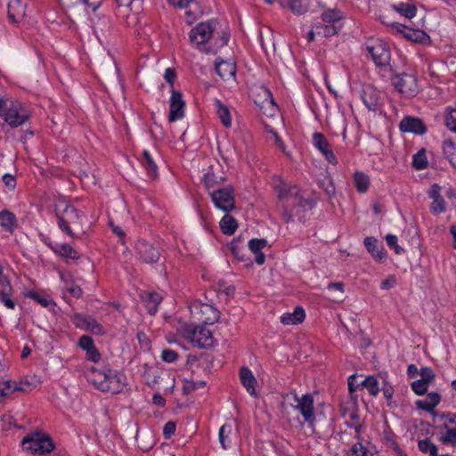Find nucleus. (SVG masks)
<instances>
[{
    "instance_id": "4468645a",
    "label": "nucleus",
    "mask_w": 456,
    "mask_h": 456,
    "mask_svg": "<svg viewBox=\"0 0 456 456\" xmlns=\"http://www.w3.org/2000/svg\"><path fill=\"white\" fill-rule=\"evenodd\" d=\"M420 379L411 383V389L418 395H424L436 378L435 371L430 367H422L419 370Z\"/></svg>"
},
{
    "instance_id": "8fccbe9b",
    "label": "nucleus",
    "mask_w": 456,
    "mask_h": 456,
    "mask_svg": "<svg viewBox=\"0 0 456 456\" xmlns=\"http://www.w3.org/2000/svg\"><path fill=\"white\" fill-rule=\"evenodd\" d=\"M405 31L403 37L412 42H423L428 37V35L420 29L409 28Z\"/></svg>"
},
{
    "instance_id": "9d476101",
    "label": "nucleus",
    "mask_w": 456,
    "mask_h": 456,
    "mask_svg": "<svg viewBox=\"0 0 456 456\" xmlns=\"http://www.w3.org/2000/svg\"><path fill=\"white\" fill-rule=\"evenodd\" d=\"M292 397L296 403L294 408L298 410L305 422L312 423L314 420V398L311 394H305L299 397L297 394L287 395V399Z\"/></svg>"
},
{
    "instance_id": "72a5a7b5",
    "label": "nucleus",
    "mask_w": 456,
    "mask_h": 456,
    "mask_svg": "<svg viewBox=\"0 0 456 456\" xmlns=\"http://www.w3.org/2000/svg\"><path fill=\"white\" fill-rule=\"evenodd\" d=\"M220 229L224 234L232 235L238 227L237 221L232 216L226 214L220 221Z\"/></svg>"
},
{
    "instance_id": "774afa93",
    "label": "nucleus",
    "mask_w": 456,
    "mask_h": 456,
    "mask_svg": "<svg viewBox=\"0 0 456 456\" xmlns=\"http://www.w3.org/2000/svg\"><path fill=\"white\" fill-rule=\"evenodd\" d=\"M352 452L356 456H366V449L361 444H354Z\"/></svg>"
},
{
    "instance_id": "58836bf2",
    "label": "nucleus",
    "mask_w": 456,
    "mask_h": 456,
    "mask_svg": "<svg viewBox=\"0 0 456 456\" xmlns=\"http://www.w3.org/2000/svg\"><path fill=\"white\" fill-rule=\"evenodd\" d=\"M354 182L357 191L361 193L367 191L370 186V178L363 172H355L354 175Z\"/></svg>"
},
{
    "instance_id": "cd10ccee",
    "label": "nucleus",
    "mask_w": 456,
    "mask_h": 456,
    "mask_svg": "<svg viewBox=\"0 0 456 456\" xmlns=\"http://www.w3.org/2000/svg\"><path fill=\"white\" fill-rule=\"evenodd\" d=\"M441 401L440 394L436 392L428 393L426 398L416 401L418 409L432 412Z\"/></svg>"
},
{
    "instance_id": "dca6fc26",
    "label": "nucleus",
    "mask_w": 456,
    "mask_h": 456,
    "mask_svg": "<svg viewBox=\"0 0 456 456\" xmlns=\"http://www.w3.org/2000/svg\"><path fill=\"white\" fill-rule=\"evenodd\" d=\"M12 287L0 265V300L8 309H13L15 302L12 299Z\"/></svg>"
},
{
    "instance_id": "79ce46f5",
    "label": "nucleus",
    "mask_w": 456,
    "mask_h": 456,
    "mask_svg": "<svg viewBox=\"0 0 456 456\" xmlns=\"http://www.w3.org/2000/svg\"><path fill=\"white\" fill-rule=\"evenodd\" d=\"M419 450L428 456H438L437 446L428 438L418 442Z\"/></svg>"
},
{
    "instance_id": "b1692460",
    "label": "nucleus",
    "mask_w": 456,
    "mask_h": 456,
    "mask_svg": "<svg viewBox=\"0 0 456 456\" xmlns=\"http://www.w3.org/2000/svg\"><path fill=\"white\" fill-rule=\"evenodd\" d=\"M31 389V384L28 380H6L4 382L3 387H0V394L2 398L12 394L16 391H29Z\"/></svg>"
},
{
    "instance_id": "a19ab883",
    "label": "nucleus",
    "mask_w": 456,
    "mask_h": 456,
    "mask_svg": "<svg viewBox=\"0 0 456 456\" xmlns=\"http://www.w3.org/2000/svg\"><path fill=\"white\" fill-rule=\"evenodd\" d=\"M443 151L446 159L456 167V143L450 139L444 141Z\"/></svg>"
},
{
    "instance_id": "6e6552de",
    "label": "nucleus",
    "mask_w": 456,
    "mask_h": 456,
    "mask_svg": "<svg viewBox=\"0 0 456 456\" xmlns=\"http://www.w3.org/2000/svg\"><path fill=\"white\" fill-rule=\"evenodd\" d=\"M211 200L216 208L228 213L235 208L234 190L232 186L227 185L222 188L214 189L209 192Z\"/></svg>"
},
{
    "instance_id": "09e8293b",
    "label": "nucleus",
    "mask_w": 456,
    "mask_h": 456,
    "mask_svg": "<svg viewBox=\"0 0 456 456\" xmlns=\"http://www.w3.org/2000/svg\"><path fill=\"white\" fill-rule=\"evenodd\" d=\"M59 2L66 7H71L79 4L80 2H83L93 11H95L100 5V0H59Z\"/></svg>"
},
{
    "instance_id": "052dcab7",
    "label": "nucleus",
    "mask_w": 456,
    "mask_h": 456,
    "mask_svg": "<svg viewBox=\"0 0 456 456\" xmlns=\"http://www.w3.org/2000/svg\"><path fill=\"white\" fill-rule=\"evenodd\" d=\"M30 297L45 307H47L52 304V300L50 298L36 292L30 293Z\"/></svg>"
},
{
    "instance_id": "c9c22d12",
    "label": "nucleus",
    "mask_w": 456,
    "mask_h": 456,
    "mask_svg": "<svg viewBox=\"0 0 456 456\" xmlns=\"http://www.w3.org/2000/svg\"><path fill=\"white\" fill-rule=\"evenodd\" d=\"M53 249L56 254H58L63 257L71 258V259L78 258L77 252L69 244H67V243L57 244L54 247H53Z\"/></svg>"
},
{
    "instance_id": "f03ea898",
    "label": "nucleus",
    "mask_w": 456,
    "mask_h": 456,
    "mask_svg": "<svg viewBox=\"0 0 456 456\" xmlns=\"http://www.w3.org/2000/svg\"><path fill=\"white\" fill-rule=\"evenodd\" d=\"M216 25V20L199 23L189 34L191 43L206 53L215 54L218 49L227 45L230 37L226 31L217 33L216 37L215 34Z\"/></svg>"
},
{
    "instance_id": "de8ad7c7",
    "label": "nucleus",
    "mask_w": 456,
    "mask_h": 456,
    "mask_svg": "<svg viewBox=\"0 0 456 456\" xmlns=\"http://www.w3.org/2000/svg\"><path fill=\"white\" fill-rule=\"evenodd\" d=\"M217 114L226 127H229L232 124L230 111L226 106H224L220 101H216Z\"/></svg>"
},
{
    "instance_id": "338daca9",
    "label": "nucleus",
    "mask_w": 456,
    "mask_h": 456,
    "mask_svg": "<svg viewBox=\"0 0 456 456\" xmlns=\"http://www.w3.org/2000/svg\"><path fill=\"white\" fill-rule=\"evenodd\" d=\"M391 28L395 33H397L403 37L404 36V34L406 32L405 30L409 28V27L404 26L398 22L392 23Z\"/></svg>"
},
{
    "instance_id": "6e6d98bb",
    "label": "nucleus",
    "mask_w": 456,
    "mask_h": 456,
    "mask_svg": "<svg viewBox=\"0 0 456 456\" xmlns=\"http://www.w3.org/2000/svg\"><path fill=\"white\" fill-rule=\"evenodd\" d=\"M446 126L453 132H456V109L448 111L445 117Z\"/></svg>"
},
{
    "instance_id": "9b49d317",
    "label": "nucleus",
    "mask_w": 456,
    "mask_h": 456,
    "mask_svg": "<svg viewBox=\"0 0 456 456\" xmlns=\"http://www.w3.org/2000/svg\"><path fill=\"white\" fill-rule=\"evenodd\" d=\"M191 313L195 319L205 325L213 324L219 318V312L214 306L208 304H195L191 308Z\"/></svg>"
},
{
    "instance_id": "c03bdc74",
    "label": "nucleus",
    "mask_w": 456,
    "mask_h": 456,
    "mask_svg": "<svg viewBox=\"0 0 456 456\" xmlns=\"http://www.w3.org/2000/svg\"><path fill=\"white\" fill-rule=\"evenodd\" d=\"M361 386L366 388L372 396H376L379 393V386L375 376H368L361 383Z\"/></svg>"
},
{
    "instance_id": "4be33fe9",
    "label": "nucleus",
    "mask_w": 456,
    "mask_h": 456,
    "mask_svg": "<svg viewBox=\"0 0 456 456\" xmlns=\"http://www.w3.org/2000/svg\"><path fill=\"white\" fill-rule=\"evenodd\" d=\"M28 0H9L8 18L12 22L20 21L26 14Z\"/></svg>"
},
{
    "instance_id": "2f4dec72",
    "label": "nucleus",
    "mask_w": 456,
    "mask_h": 456,
    "mask_svg": "<svg viewBox=\"0 0 456 456\" xmlns=\"http://www.w3.org/2000/svg\"><path fill=\"white\" fill-rule=\"evenodd\" d=\"M141 163L150 177L156 178L158 176V166L148 151H142Z\"/></svg>"
},
{
    "instance_id": "69168bd1",
    "label": "nucleus",
    "mask_w": 456,
    "mask_h": 456,
    "mask_svg": "<svg viewBox=\"0 0 456 456\" xmlns=\"http://www.w3.org/2000/svg\"><path fill=\"white\" fill-rule=\"evenodd\" d=\"M86 357L88 360L96 362L100 360L101 356L98 350L94 346V348H91V350L86 351Z\"/></svg>"
},
{
    "instance_id": "7c9ffc66",
    "label": "nucleus",
    "mask_w": 456,
    "mask_h": 456,
    "mask_svg": "<svg viewBox=\"0 0 456 456\" xmlns=\"http://www.w3.org/2000/svg\"><path fill=\"white\" fill-rule=\"evenodd\" d=\"M305 317V311L302 307L297 306L293 313H285L281 316V322L284 325H297L301 323Z\"/></svg>"
},
{
    "instance_id": "ddd939ff",
    "label": "nucleus",
    "mask_w": 456,
    "mask_h": 456,
    "mask_svg": "<svg viewBox=\"0 0 456 456\" xmlns=\"http://www.w3.org/2000/svg\"><path fill=\"white\" fill-rule=\"evenodd\" d=\"M367 50L376 65L385 66L389 63L390 51L383 41L377 40L370 43L367 45Z\"/></svg>"
},
{
    "instance_id": "bf43d9fd",
    "label": "nucleus",
    "mask_w": 456,
    "mask_h": 456,
    "mask_svg": "<svg viewBox=\"0 0 456 456\" xmlns=\"http://www.w3.org/2000/svg\"><path fill=\"white\" fill-rule=\"evenodd\" d=\"M78 345L82 349L86 351L91 350V348H94L95 346L93 339L89 336L86 335L80 338Z\"/></svg>"
},
{
    "instance_id": "20e7f679",
    "label": "nucleus",
    "mask_w": 456,
    "mask_h": 456,
    "mask_svg": "<svg viewBox=\"0 0 456 456\" xmlns=\"http://www.w3.org/2000/svg\"><path fill=\"white\" fill-rule=\"evenodd\" d=\"M0 118L12 127H17L27 122L29 116L20 102H7L0 98Z\"/></svg>"
},
{
    "instance_id": "13d9d810",
    "label": "nucleus",
    "mask_w": 456,
    "mask_h": 456,
    "mask_svg": "<svg viewBox=\"0 0 456 456\" xmlns=\"http://www.w3.org/2000/svg\"><path fill=\"white\" fill-rule=\"evenodd\" d=\"M386 241L390 248H393L395 249L396 254H401L403 251V249L397 245V237L395 235H387Z\"/></svg>"
},
{
    "instance_id": "f3484780",
    "label": "nucleus",
    "mask_w": 456,
    "mask_h": 456,
    "mask_svg": "<svg viewBox=\"0 0 456 456\" xmlns=\"http://www.w3.org/2000/svg\"><path fill=\"white\" fill-rule=\"evenodd\" d=\"M74 323L77 328L90 331L95 335H102L104 333V329L101 323H99L94 318L88 315L75 314Z\"/></svg>"
},
{
    "instance_id": "e433bc0d",
    "label": "nucleus",
    "mask_w": 456,
    "mask_h": 456,
    "mask_svg": "<svg viewBox=\"0 0 456 456\" xmlns=\"http://www.w3.org/2000/svg\"><path fill=\"white\" fill-rule=\"evenodd\" d=\"M119 8H124L134 14L142 10V0H116Z\"/></svg>"
},
{
    "instance_id": "7ed1b4c3",
    "label": "nucleus",
    "mask_w": 456,
    "mask_h": 456,
    "mask_svg": "<svg viewBox=\"0 0 456 456\" xmlns=\"http://www.w3.org/2000/svg\"><path fill=\"white\" fill-rule=\"evenodd\" d=\"M55 215L59 228L70 238H76L71 226L83 230L84 213L78 211L68 201L61 200L55 205Z\"/></svg>"
},
{
    "instance_id": "bb28decb",
    "label": "nucleus",
    "mask_w": 456,
    "mask_h": 456,
    "mask_svg": "<svg viewBox=\"0 0 456 456\" xmlns=\"http://www.w3.org/2000/svg\"><path fill=\"white\" fill-rule=\"evenodd\" d=\"M282 8L288 7L295 14L300 15L307 12L310 0H279Z\"/></svg>"
},
{
    "instance_id": "2eb2a0df",
    "label": "nucleus",
    "mask_w": 456,
    "mask_h": 456,
    "mask_svg": "<svg viewBox=\"0 0 456 456\" xmlns=\"http://www.w3.org/2000/svg\"><path fill=\"white\" fill-rule=\"evenodd\" d=\"M313 144L323 155L329 163L332 165L338 164V159L335 156L330 144L322 133L316 132L313 134Z\"/></svg>"
},
{
    "instance_id": "39448f33",
    "label": "nucleus",
    "mask_w": 456,
    "mask_h": 456,
    "mask_svg": "<svg viewBox=\"0 0 456 456\" xmlns=\"http://www.w3.org/2000/svg\"><path fill=\"white\" fill-rule=\"evenodd\" d=\"M184 338L199 348H208L214 345V338L210 330L202 325L187 324L182 330Z\"/></svg>"
},
{
    "instance_id": "5701e85b",
    "label": "nucleus",
    "mask_w": 456,
    "mask_h": 456,
    "mask_svg": "<svg viewBox=\"0 0 456 456\" xmlns=\"http://www.w3.org/2000/svg\"><path fill=\"white\" fill-rule=\"evenodd\" d=\"M400 130L404 133H414L423 134L426 132V126L423 122L413 117L403 118L399 125Z\"/></svg>"
},
{
    "instance_id": "4d7b16f0",
    "label": "nucleus",
    "mask_w": 456,
    "mask_h": 456,
    "mask_svg": "<svg viewBox=\"0 0 456 456\" xmlns=\"http://www.w3.org/2000/svg\"><path fill=\"white\" fill-rule=\"evenodd\" d=\"M65 289L75 297H79L82 295L81 288L78 285L74 284L72 281H66Z\"/></svg>"
},
{
    "instance_id": "a878e982",
    "label": "nucleus",
    "mask_w": 456,
    "mask_h": 456,
    "mask_svg": "<svg viewBox=\"0 0 456 456\" xmlns=\"http://www.w3.org/2000/svg\"><path fill=\"white\" fill-rule=\"evenodd\" d=\"M216 71L221 78L227 80L234 77L236 72L235 63L230 61L219 60L216 61Z\"/></svg>"
},
{
    "instance_id": "ea45409f",
    "label": "nucleus",
    "mask_w": 456,
    "mask_h": 456,
    "mask_svg": "<svg viewBox=\"0 0 456 456\" xmlns=\"http://www.w3.org/2000/svg\"><path fill=\"white\" fill-rule=\"evenodd\" d=\"M224 181V177L216 176L214 173L208 172L204 175L205 186L208 191V193L214 189L221 188V183Z\"/></svg>"
},
{
    "instance_id": "0e129e2a",
    "label": "nucleus",
    "mask_w": 456,
    "mask_h": 456,
    "mask_svg": "<svg viewBox=\"0 0 456 456\" xmlns=\"http://www.w3.org/2000/svg\"><path fill=\"white\" fill-rule=\"evenodd\" d=\"M3 182L5 184V186L8 187L9 189L12 190L15 188V185H16L15 178L13 175H12L10 174H5L3 176Z\"/></svg>"
},
{
    "instance_id": "c85d7f7f",
    "label": "nucleus",
    "mask_w": 456,
    "mask_h": 456,
    "mask_svg": "<svg viewBox=\"0 0 456 456\" xmlns=\"http://www.w3.org/2000/svg\"><path fill=\"white\" fill-rule=\"evenodd\" d=\"M364 246L373 258L381 261L385 258L386 253L382 245L379 244V240L374 237H366L364 239Z\"/></svg>"
},
{
    "instance_id": "423d86ee",
    "label": "nucleus",
    "mask_w": 456,
    "mask_h": 456,
    "mask_svg": "<svg viewBox=\"0 0 456 456\" xmlns=\"http://www.w3.org/2000/svg\"><path fill=\"white\" fill-rule=\"evenodd\" d=\"M24 451L32 454H45L51 452L54 449V444L51 437L41 432H33L22 440Z\"/></svg>"
},
{
    "instance_id": "37998d69",
    "label": "nucleus",
    "mask_w": 456,
    "mask_h": 456,
    "mask_svg": "<svg viewBox=\"0 0 456 456\" xmlns=\"http://www.w3.org/2000/svg\"><path fill=\"white\" fill-rule=\"evenodd\" d=\"M232 428L229 424L223 425L219 429V442L223 447V449L227 450L230 447L231 440L230 436L232 434Z\"/></svg>"
},
{
    "instance_id": "412c9836",
    "label": "nucleus",
    "mask_w": 456,
    "mask_h": 456,
    "mask_svg": "<svg viewBox=\"0 0 456 456\" xmlns=\"http://www.w3.org/2000/svg\"><path fill=\"white\" fill-rule=\"evenodd\" d=\"M428 197L432 199L430 211L433 215H439L446 210L445 201L441 195V187L437 183H434L428 192Z\"/></svg>"
},
{
    "instance_id": "c756f323",
    "label": "nucleus",
    "mask_w": 456,
    "mask_h": 456,
    "mask_svg": "<svg viewBox=\"0 0 456 456\" xmlns=\"http://www.w3.org/2000/svg\"><path fill=\"white\" fill-rule=\"evenodd\" d=\"M267 245L265 239H252L248 242L250 251L255 255V262L257 265H263L265 261V256L262 249Z\"/></svg>"
},
{
    "instance_id": "473e14b6",
    "label": "nucleus",
    "mask_w": 456,
    "mask_h": 456,
    "mask_svg": "<svg viewBox=\"0 0 456 456\" xmlns=\"http://www.w3.org/2000/svg\"><path fill=\"white\" fill-rule=\"evenodd\" d=\"M142 298L146 302V307L150 314L153 315L157 312L158 305L162 300V297L159 293L145 292Z\"/></svg>"
},
{
    "instance_id": "5fc2aeb1",
    "label": "nucleus",
    "mask_w": 456,
    "mask_h": 456,
    "mask_svg": "<svg viewBox=\"0 0 456 456\" xmlns=\"http://www.w3.org/2000/svg\"><path fill=\"white\" fill-rule=\"evenodd\" d=\"M178 354L172 350V349H169V348H164L161 352V360L165 362H174L175 361H176L178 359Z\"/></svg>"
},
{
    "instance_id": "1a4fd4ad",
    "label": "nucleus",
    "mask_w": 456,
    "mask_h": 456,
    "mask_svg": "<svg viewBox=\"0 0 456 456\" xmlns=\"http://www.w3.org/2000/svg\"><path fill=\"white\" fill-rule=\"evenodd\" d=\"M395 88L405 98H412L419 93L416 77L411 74L403 73L393 78Z\"/></svg>"
},
{
    "instance_id": "0eeeda50",
    "label": "nucleus",
    "mask_w": 456,
    "mask_h": 456,
    "mask_svg": "<svg viewBox=\"0 0 456 456\" xmlns=\"http://www.w3.org/2000/svg\"><path fill=\"white\" fill-rule=\"evenodd\" d=\"M94 383L103 392L117 394L122 391L125 387V377L110 370L106 372H98L94 379Z\"/></svg>"
},
{
    "instance_id": "f704fd0d",
    "label": "nucleus",
    "mask_w": 456,
    "mask_h": 456,
    "mask_svg": "<svg viewBox=\"0 0 456 456\" xmlns=\"http://www.w3.org/2000/svg\"><path fill=\"white\" fill-rule=\"evenodd\" d=\"M0 225L8 232H12L16 227L15 216L8 210L0 212Z\"/></svg>"
},
{
    "instance_id": "a18cd8bd",
    "label": "nucleus",
    "mask_w": 456,
    "mask_h": 456,
    "mask_svg": "<svg viewBox=\"0 0 456 456\" xmlns=\"http://www.w3.org/2000/svg\"><path fill=\"white\" fill-rule=\"evenodd\" d=\"M428 165L426 151L424 149L419 151L412 157V166L416 170H423Z\"/></svg>"
},
{
    "instance_id": "49530a36",
    "label": "nucleus",
    "mask_w": 456,
    "mask_h": 456,
    "mask_svg": "<svg viewBox=\"0 0 456 456\" xmlns=\"http://www.w3.org/2000/svg\"><path fill=\"white\" fill-rule=\"evenodd\" d=\"M321 18L323 22L333 24L342 19V13L337 9H327L322 13Z\"/></svg>"
},
{
    "instance_id": "a211bd4d",
    "label": "nucleus",
    "mask_w": 456,
    "mask_h": 456,
    "mask_svg": "<svg viewBox=\"0 0 456 456\" xmlns=\"http://www.w3.org/2000/svg\"><path fill=\"white\" fill-rule=\"evenodd\" d=\"M169 102V121L174 122L181 119L184 115L185 106L182 94L173 89Z\"/></svg>"
},
{
    "instance_id": "3c124183",
    "label": "nucleus",
    "mask_w": 456,
    "mask_h": 456,
    "mask_svg": "<svg viewBox=\"0 0 456 456\" xmlns=\"http://www.w3.org/2000/svg\"><path fill=\"white\" fill-rule=\"evenodd\" d=\"M315 24L317 35L319 36L329 37L337 34V28L333 24H322L320 22H317Z\"/></svg>"
},
{
    "instance_id": "4c0bfd02",
    "label": "nucleus",
    "mask_w": 456,
    "mask_h": 456,
    "mask_svg": "<svg viewBox=\"0 0 456 456\" xmlns=\"http://www.w3.org/2000/svg\"><path fill=\"white\" fill-rule=\"evenodd\" d=\"M392 7L395 12L407 19L413 18L417 12L415 5L408 3H399L397 4H394Z\"/></svg>"
},
{
    "instance_id": "aec40b11",
    "label": "nucleus",
    "mask_w": 456,
    "mask_h": 456,
    "mask_svg": "<svg viewBox=\"0 0 456 456\" xmlns=\"http://www.w3.org/2000/svg\"><path fill=\"white\" fill-rule=\"evenodd\" d=\"M362 100L370 110L376 111L380 103V93L371 85H366L362 91Z\"/></svg>"
},
{
    "instance_id": "603ef678",
    "label": "nucleus",
    "mask_w": 456,
    "mask_h": 456,
    "mask_svg": "<svg viewBox=\"0 0 456 456\" xmlns=\"http://www.w3.org/2000/svg\"><path fill=\"white\" fill-rule=\"evenodd\" d=\"M206 386V382L200 380L195 381L193 379H185L183 386V392L185 395H189L199 388L204 387Z\"/></svg>"
},
{
    "instance_id": "393cba45",
    "label": "nucleus",
    "mask_w": 456,
    "mask_h": 456,
    "mask_svg": "<svg viewBox=\"0 0 456 456\" xmlns=\"http://www.w3.org/2000/svg\"><path fill=\"white\" fill-rule=\"evenodd\" d=\"M239 376L241 384L248 393L252 396H256V386L257 381L252 371L248 367H241L239 371Z\"/></svg>"
},
{
    "instance_id": "6ab92c4d",
    "label": "nucleus",
    "mask_w": 456,
    "mask_h": 456,
    "mask_svg": "<svg viewBox=\"0 0 456 456\" xmlns=\"http://www.w3.org/2000/svg\"><path fill=\"white\" fill-rule=\"evenodd\" d=\"M453 413H447L444 418V424L442 428L444 430L441 432L440 441L444 444H456V423L452 421Z\"/></svg>"
},
{
    "instance_id": "680f3d73",
    "label": "nucleus",
    "mask_w": 456,
    "mask_h": 456,
    "mask_svg": "<svg viewBox=\"0 0 456 456\" xmlns=\"http://www.w3.org/2000/svg\"><path fill=\"white\" fill-rule=\"evenodd\" d=\"M175 432V424L172 421H168L165 424L163 428V434L166 438L171 437Z\"/></svg>"
},
{
    "instance_id": "f257e3e1",
    "label": "nucleus",
    "mask_w": 456,
    "mask_h": 456,
    "mask_svg": "<svg viewBox=\"0 0 456 456\" xmlns=\"http://www.w3.org/2000/svg\"><path fill=\"white\" fill-rule=\"evenodd\" d=\"M272 185L282 208V220L289 224L305 222V214L312 208V203L296 185L287 184L280 176L272 177Z\"/></svg>"
},
{
    "instance_id": "864d4df0",
    "label": "nucleus",
    "mask_w": 456,
    "mask_h": 456,
    "mask_svg": "<svg viewBox=\"0 0 456 456\" xmlns=\"http://www.w3.org/2000/svg\"><path fill=\"white\" fill-rule=\"evenodd\" d=\"M393 434H386V444L388 448H391L396 456H406V454L401 450L398 444L395 440Z\"/></svg>"
},
{
    "instance_id": "e2e57ef3",
    "label": "nucleus",
    "mask_w": 456,
    "mask_h": 456,
    "mask_svg": "<svg viewBox=\"0 0 456 456\" xmlns=\"http://www.w3.org/2000/svg\"><path fill=\"white\" fill-rule=\"evenodd\" d=\"M395 284H396V279L395 276L391 275V276L387 277V279H385L384 281H382V282L380 284V288H381V289L387 290V289L393 288Z\"/></svg>"
},
{
    "instance_id": "f8f14e48",
    "label": "nucleus",
    "mask_w": 456,
    "mask_h": 456,
    "mask_svg": "<svg viewBox=\"0 0 456 456\" xmlns=\"http://www.w3.org/2000/svg\"><path fill=\"white\" fill-rule=\"evenodd\" d=\"M135 252L140 260L146 264L157 263L160 257L159 250L144 240H139L135 243Z\"/></svg>"
}]
</instances>
